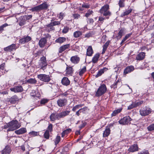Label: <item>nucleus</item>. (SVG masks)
Returning <instances> with one entry per match:
<instances>
[{
  "mask_svg": "<svg viewBox=\"0 0 154 154\" xmlns=\"http://www.w3.org/2000/svg\"><path fill=\"white\" fill-rule=\"evenodd\" d=\"M70 111L69 110L63 111L62 112L58 113H53L51 114L49 118L50 121L52 122H54L56 120H59L61 118H63L69 115Z\"/></svg>",
  "mask_w": 154,
  "mask_h": 154,
  "instance_id": "nucleus-1",
  "label": "nucleus"
},
{
  "mask_svg": "<svg viewBox=\"0 0 154 154\" xmlns=\"http://www.w3.org/2000/svg\"><path fill=\"white\" fill-rule=\"evenodd\" d=\"M9 128L7 130V131H14L21 126V125L17 120H13L9 122Z\"/></svg>",
  "mask_w": 154,
  "mask_h": 154,
  "instance_id": "nucleus-2",
  "label": "nucleus"
},
{
  "mask_svg": "<svg viewBox=\"0 0 154 154\" xmlns=\"http://www.w3.org/2000/svg\"><path fill=\"white\" fill-rule=\"evenodd\" d=\"M107 91V88L104 84L101 85L99 87L95 94V96L99 97L105 94Z\"/></svg>",
  "mask_w": 154,
  "mask_h": 154,
  "instance_id": "nucleus-3",
  "label": "nucleus"
},
{
  "mask_svg": "<svg viewBox=\"0 0 154 154\" xmlns=\"http://www.w3.org/2000/svg\"><path fill=\"white\" fill-rule=\"evenodd\" d=\"M109 5L106 4L101 8L99 11L104 16H109L111 15V13L109 11Z\"/></svg>",
  "mask_w": 154,
  "mask_h": 154,
  "instance_id": "nucleus-4",
  "label": "nucleus"
},
{
  "mask_svg": "<svg viewBox=\"0 0 154 154\" xmlns=\"http://www.w3.org/2000/svg\"><path fill=\"white\" fill-rule=\"evenodd\" d=\"M48 7L47 4L44 3L38 6H35L29 9V11L32 12L34 11L38 12L43 9L47 8Z\"/></svg>",
  "mask_w": 154,
  "mask_h": 154,
  "instance_id": "nucleus-5",
  "label": "nucleus"
},
{
  "mask_svg": "<svg viewBox=\"0 0 154 154\" xmlns=\"http://www.w3.org/2000/svg\"><path fill=\"white\" fill-rule=\"evenodd\" d=\"M37 77L40 80L45 82H48L51 80L50 75L45 74H39Z\"/></svg>",
  "mask_w": 154,
  "mask_h": 154,
  "instance_id": "nucleus-6",
  "label": "nucleus"
},
{
  "mask_svg": "<svg viewBox=\"0 0 154 154\" xmlns=\"http://www.w3.org/2000/svg\"><path fill=\"white\" fill-rule=\"evenodd\" d=\"M151 112L152 109L147 107L142 108L140 110V114L142 116H147Z\"/></svg>",
  "mask_w": 154,
  "mask_h": 154,
  "instance_id": "nucleus-7",
  "label": "nucleus"
},
{
  "mask_svg": "<svg viewBox=\"0 0 154 154\" xmlns=\"http://www.w3.org/2000/svg\"><path fill=\"white\" fill-rule=\"evenodd\" d=\"M131 120V118L129 116H127L122 119L119 121V122L120 124L128 125L130 123Z\"/></svg>",
  "mask_w": 154,
  "mask_h": 154,
  "instance_id": "nucleus-8",
  "label": "nucleus"
},
{
  "mask_svg": "<svg viewBox=\"0 0 154 154\" xmlns=\"http://www.w3.org/2000/svg\"><path fill=\"white\" fill-rule=\"evenodd\" d=\"M39 65L41 67V69L44 70L46 69L47 64L45 57L43 56L41 58Z\"/></svg>",
  "mask_w": 154,
  "mask_h": 154,
  "instance_id": "nucleus-9",
  "label": "nucleus"
},
{
  "mask_svg": "<svg viewBox=\"0 0 154 154\" xmlns=\"http://www.w3.org/2000/svg\"><path fill=\"white\" fill-rule=\"evenodd\" d=\"M138 147L137 144H134L131 146L128 149L129 152H134L138 151Z\"/></svg>",
  "mask_w": 154,
  "mask_h": 154,
  "instance_id": "nucleus-10",
  "label": "nucleus"
},
{
  "mask_svg": "<svg viewBox=\"0 0 154 154\" xmlns=\"http://www.w3.org/2000/svg\"><path fill=\"white\" fill-rule=\"evenodd\" d=\"M67 100L66 99H59L57 100L58 105L60 107H62L66 105L67 103Z\"/></svg>",
  "mask_w": 154,
  "mask_h": 154,
  "instance_id": "nucleus-11",
  "label": "nucleus"
},
{
  "mask_svg": "<svg viewBox=\"0 0 154 154\" xmlns=\"http://www.w3.org/2000/svg\"><path fill=\"white\" fill-rule=\"evenodd\" d=\"M10 90L11 91L14 92H22L23 91V89L21 86H15L13 88H11Z\"/></svg>",
  "mask_w": 154,
  "mask_h": 154,
  "instance_id": "nucleus-12",
  "label": "nucleus"
},
{
  "mask_svg": "<svg viewBox=\"0 0 154 154\" xmlns=\"http://www.w3.org/2000/svg\"><path fill=\"white\" fill-rule=\"evenodd\" d=\"M31 38L29 36H24L19 40V42L22 44H24L26 42H28L31 40Z\"/></svg>",
  "mask_w": 154,
  "mask_h": 154,
  "instance_id": "nucleus-13",
  "label": "nucleus"
},
{
  "mask_svg": "<svg viewBox=\"0 0 154 154\" xmlns=\"http://www.w3.org/2000/svg\"><path fill=\"white\" fill-rule=\"evenodd\" d=\"M134 69V67L133 66H127L124 69V74L126 75L133 71Z\"/></svg>",
  "mask_w": 154,
  "mask_h": 154,
  "instance_id": "nucleus-14",
  "label": "nucleus"
},
{
  "mask_svg": "<svg viewBox=\"0 0 154 154\" xmlns=\"http://www.w3.org/2000/svg\"><path fill=\"white\" fill-rule=\"evenodd\" d=\"M17 48L15 44H12L10 46L4 48V50L6 51H11L15 50Z\"/></svg>",
  "mask_w": 154,
  "mask_h": 154,
  "instance_id": "nucleus-15",
  "label": "nucleus"
},
{
  "mask_svg": "<svg viewBox=\"0 0 154 154\" xmlns=\"http://www.w3.org/2000/svg\"><path fill=\"white\" fill-rule=\"evenodd\" d=\"M71 62L74 64L78 63L80 60V58L77 55L72 56L70 58Z\"/></svg>",
  "mask_w": 154,
  "mask_h": 154,
  "instance_id": "nucleus-16",
  "label": "nucleus"
},
{
  "mask_svg": "<svg viewBox=\"0 0 154 154\" xmlns=\"http://www.w3.org/2000/svg\"><path fill=\"white\" fill-rule=\"evenodd\" d=\"M70 47V44H67L66 45H63L60 46L59 49V53H61L65 50L68 49Z\"/></svg>",
  "mask_w": 154,
  "mask_h": 154,
  "instance_id": "nucleus-17",
  "label": "nucleus"
},
{
  "mask_svg": "<svg viewBox=\"0 0 154 154\" xmlns=\"http://www.w3.org/2000/svg\"><path fill=\"white\" fill-rule=\"evenodd\" d=\"M145 53L144 52H142L138 54L136 57V59L137 60H143L145 57Z\"/></svg>",
  "mask_w": 154,
  "mask_h": 154,
  "instance_id": "nucleus-18",
  "label": "nucleus"
},
{
  "mask_svg": "<svg viewBox=\"0 0 154 154\" xmlns=\"http://www.w3.org/2000/svg\"><path fill=\"white\" fill-rule=\"evenodd\" d=\"M11 151L10 146L7 145L2 150L1 153L2 154H9Z\"/></svg>",
  "mask_w": 154,
  "mask_h": 154,
  "instance_id": "nucleus-19",
  "label": "nucleus"
},
{
  "mask_svg": "<svg viewBox=\"0 0 154 154\" xmlns=\"http://www.w3.org/2000/svg\"><path fill=\"white\" fill-rule=\"evenodd\" d=\"M73 68L71 67L68 66L66 67V74L67 76L71 75L73 73Z\"/></svg>",
  "mask_w": 154,
  "mask_h": 154,
  "instance_id": "nucleus-20",
  "label": "nucleus"
},
{
  "mask_svg": "<svg viewBox=\"0 0 154 154\" xmlns=\"http://www.w3.org/2000/svg\"><path fill=\"white\" fill-rule=\"evenodd\" d=\"M47 43V40L45 38H41L39 41L38 45L40 48H43Z\"/></svg>",
  "mask_w": 154,
  "mask_h": 154,
  "instance_id": "nucleus-21",
  "label": "nucleus"
},
{
  "mask_svg": "<svg viewBox=\"0 0 154 154\" xmlns=\"http://www.w3.org/2000/svg\"><path fill=\"white\" fill-rule=\"evenodd\" d=\"M110 133V128L108 126H106V128L103 133V137H108Z\"/></svg>",
  "mask_w": 154,
  "mask_h": 154,
  "instance_id": "nucleus-22",
  "label": "nucleus"
},
{
  "mask_svg": "<svg viewBox=\"0 0 154 154\" xmlns=\"http://www.w3.org/2000/svg\"><path fill=\"white\" fill-rule=\"evenodd\" d=\"M62 84L64 85L68 86L70 83V81L66 77H63L61 80Z\"/></svg>",
  "mask_w": 154,
  "mask_h": 154,
  "instance_id": "nucleus-23",
  "label": "nucleus"
},
{
  "mask_svg": "<svg viewBox=\"0 0 154 154\" xmlns=\"http://www.w3.org/2000/svg\"><path fill=\"white\" fill-rule=\"evenodd\" d=\"M93 53V51L91 46H89L87 50L86 55L90 57L91 56Z\"/></svg>",
  "mask_w": 154,
  "mask_h": 154,
  "instance_id": "nucleus-24",
  "label": "nucleus"
},
{
  "mask_svg": "<svg viewBox=\"0 0 154 154\" xmlns=\"http://www.w3.org/2000/svg\"><path fill=\"white\" fill-rule=\"evenodd\" d=\"M18 99L16 95H14L9 98V101L12 104L15 103Z\"/></svg>",
  "mask_w": 154,
  "mask_h": 154,
  "instance_id": "nucleus-25",
  "label": "nucleus"
},
{
  "mask_svg": "<svg viewBox=\"0 0 154 154\" xmlns=\"http://www.w3.org/2000/svg\"><path fill=\"white\" fill-rule=\"evenodd\" d=\"M26 132V130L25 128H21L20 129L16 130L15 132L17 134H23Z\"/></svg>",
  "mask_w": 154,
  "mask_h": 154,
  "instance_id": "nucleus-26",
  "label": "nucleus"
},
{
  "mask_svg": "<svg viewBox=\"0 0 154 154\" xmlns=\"http://www.w3.org/2000/svg\"><path fill=\"white\" fill-rule=\"evenodd\" d=\"M121 82L120 80L118 79L114 84L111 86L112 88L115 89L117 88V86H120L121 85Z\"/></svg>",
  "mask_w": 154,
  "mask_h": 154,
  "instance_id": "nucleus-27",
  "label": "nucleus"
},
{
  "mask_svg": "<svg viewBox=\"0 0 154 154\" xmlns=\"http://www.w3.org/2000/svg\"><path fill=\"white\" fill-rule=\"evenodd\" d=\"M66 40V38L64 37H60L56 40L55 42L61 44L65 42Z\"/></svg>",
  "mask_w": 154,
  "mask_h": 154,
  "instance_id": "nucleus-28",
  "label": "nucleus"
},
{
  "mask_svg": "<svg viewBox=\"0 0 154 154\" xmlns=\"http://www.w3.org/2000/svg\"><path fill=\"white\" fill-rule=\"evenodd\" d=\"M100 55L99 53L96 54L92 58V61L93 63L97 62L100 57Z\"/></svg>",
  "mask_w": 154,
  "mask_h": 154,
  "instance_id": "nucleus-29",
  "label": "nucleus"
},
{
  "mask_svg": "<svg viewBox=\"0 0 154 154\" xmlns=\"http://www.w3.org/2000/svg\"><path fill=\"white\" fill-rule=\"evenodd\" d=\"M71 129L70 128H68L62 132L61 137H66L67 134L71 132Z\"/></svg>",
  "mask_w": 154,
  "mask_h": 154,
  "instance_id": "nucleus-30",
  "label": "nucleus"
},
{
  "mask_svg": "<svg viewBox=\"0 0 154 154\" xmlns=\"http://www.w3.org/2000/svg\"><path fill=\"white\" fill-rule=\"evenodd\" d=\"M109 41H107L105 44L104 45H103V51H102V54H104L108 47V46L109 45Z\"/></svg>",
  "mask_w": 154,
  "mask_h": 154,
  "instance_id": "nucleus-31",
  "label": "nucleus"
},
{
  "mask_svg": "<svg viewBox=\"0 0 154 154\" xmlns=\"http://www.w3.org/2000/svg\"><path fill=\"white\" fill-rule=\"evenodd\" d=\"M132 11V9H130L128 10H126L124 12L121 14V17H123L125 16L128 15Z\"/></svg>",
  "mask_w": 154,
  "mask_h": 154,
  "instance_id": "nucleus-32",
  "label": "nucleus"
},
{
  "mask_svg": "<svg viewBox=\"0 0 154 154\" xmlns=\"http://www.w3.org/2000/svg\"><path fill=\"white\" fill-rule=\"evenodd\" d=\"M122 109L119 108L114 111L111 114L112 116H116L119 113H120L122 111Z\"/></svg>",
  "mask_w": 154,
  "mask_h": 154,
  "instance_id": "nucleus-33",
  "label": "nucleus"
},
{
  "mask_svg": "<svg viewBox=\"0 0 154 154\" xmlns=\"http://www.w3.org/2000/svg\"><path fill=\"white\" fill-rule=\"evenodd\" d=\"M46 28L47 30L49 32L52 30H54L55 29V28L54 27V26L52 24H51V23L47 26Z\"/></svg>",
  "mask_w": 154,
  "mask_h": 154,
  "instance_id": "nucleus-34",
  "label": "nucleus"
},
{
  "mask_svg": "<svg viewBox=\"0 0 154 154\" xmlns=\"http://www.w3.org/2000/svg\"><path fill=\"white\" fill-rule=\"evenodd\" d=\"M30 94L31 96L33 97L35 99H36L37 98H38L39 97V94H38L37 91H36L34 90L32 91Z\"/></svg>",
  "mask_w": 154,
  "mask_h": 154,
  "instance_id": "nucleus-35",
  "label": "nucleus"
},
{
  "mask_svg": "<svg viewBox=\"0 0 154 154\" xmlns=\"http://www.w3.org/2000/svg\"><path fill=\"white\" fill-rule=\"evenodd\" d=\"M82 34V32L80 31H76L73 33V36L75 38H77L81 36Z\"/></svg>",
  "mask_w": 154,
  "mask_h": 154,
  "instance_id": "nucleus-36",
  "label": "nucleus"
},
{
  "mask_svg": "<svg viewBox=\"0 0 154 154\" xmlns=\"http://www.w3.org/2000/svg\"><path fill=\"white\" fill-rule=\"evenodd\" d=\"M20 21L19 24L20 26H22L24 25L26 23V20L23 17V16H21L20 17Z\"/></svg>",
  "mask_w": 154,
  "mask_h": 154,
  "instance_id": "nucleus-37",
  "label": "nucleus"
},
{
  "mask_svg": "<svg viewBox=\"0 0 154 154\" xmlns=\"http://www.w3.org/2000/svg\"><path fill=\"white\" fill-rule=\"evenodd\" d=\"M123 32L124 30L122 29H121L119 30L117 36V38L118 39H120L121 38Z\"/></svg>",
  "mask_w": 154,
  "mask_h": 154,
  "instance_id": "nucleus-38",
  "label": "nucleus"
},
{
  "mask_svg": "<svg viewBox=\"0 0 154 154\" xmlns=\"http://www.w3.org/2000/svg\"><path fill=\"white\" fill-rule=\"evenodd\" d=\"M143 101H136L134 102H133V103L134 104V107H136L137 106H139L141 104L143 103Z\"/></svg>",
  "mask_w": 154,
  "mask_h": 154,
  "instance_id": "nucleus-39",
  "label": "nucleus"
},
{
  "mask_svg": "<svg viewBox=\"0 0 154 154\" xmlns=\"http://www.w3.org/2000/svg\"><path fill=\"white\" fill-rule=\"evenodd\" d=\"M125 0H119L118 5L120 8H123L125 6Z\"/></svg>",
  "mask_w": 154,
  "mask_h": 154,
  "instance_id": "nucleus-40",
  "label": "nucleus"
},
{
  "mask_svg": "<svg viewBox=\"0 0 154 154\" xmlns=\"http://www.w3.org/2000/svg\"><path fill=\"white\" fill-rule=\"evenodd\" d=\"M60 140V137L59 136H57L56 138L54 140V142L55 144L56 145L58 144Z\"/></svg>",
  "mask_w": 154,
  "mask_h": 154,
  "instance_id": "nucleus-41",
  "label": "nucleus"
},
{
  "mask_svg": "<svg viewBox=\"0 0 154 154\" xmlns=\"http://www.w3.org/2000/svg\"><path fill=\"white\" fill-rule=\"evenodd\" d=\"M27 82L29 83L34 84L36 83L37 81L35 79L31 78L28 80Z\"/></svg>",
  "mask_w": 154,
  "mask_h": 154,
  "instance_id": "nucleus-42",
  "label": "nucleus"
},
{
  "mask_svg": "<svg viewBox=\"0 0 154 154\" xmlns=\"http://www.w3.org/2000/svg\"><path fill=\"white\" fill-rule=\"evenodd\" d=\"M147 128L148 131H154V123L148 126Z\"/></svg>",
  "mask_w": 154,
  "mask_h": 154,
  "instance_id": "nucleus-43",
  "label": "nucleus"
},
{
  "mask_svg": "<svg viewBox=\"0 0 154 154\" xmlns=\"http://www.w3.org/2000/svg\"><path fill=\"white\" fill-rule=\"evenodd\" d=\"M86 67L84 66L80 71L79 72V75L80 76H82L86 71Z\"/></svg>",
  "mask_w": 154,
  "mask_h": 154,
  "instance_id": "nucleus-44",
  "label": "nucleus"
},
{
  "mask_svg": "<svg viewBox=\"0 0 154 154\" xmlns=\"http://www.w3.org/2000/svg\"><path fill=\"white\" fill-rule=\"evenodd\" d=\"M8 25L6 23L3 24L1 26H0V33H1L4 30V28L6 26H7Z\"/></svg>",
  "mask_w": 154,
  "mask_h": 154,
  "instance_id": "nucleus-45",
  "label": "nucleus"
},
{
  "mask_svg": "<svg viewBox=\"0 0 154 154\" xmlns=\"http://www.w3.org/2000/svg\"><path fill=\"white\" fill-rule=\"evenodd\" d=\"M44 136L45 138L47 139H48L49 138V131L48 130H46V131L45 132L44 134Z\"/></svg>",
  "mask_w": 154,
  "mask_h": 154,
  "instance_id": "nucleus-46",
  "label": "nucleus"
},
{
  "mask_svg": "<svg viewBox=\"0 0 154 154\" xmlns=\"http://www.w3.org/2000/svg\"><path fill=\"white\" fill-rule=\"evenodd\" d=\"M93 13V12L92 11L89 10L87 11L86 13L85 16L87 17H88L90 15L92 14Z\"/></svg>",
  "mask_w": 154,
  "mask_h": 154,
  "instance_id": "nucleus-47",
  "label": "nucleus"
},
{
  "mask_svg": "<svg viewBox=\"0 0 154 154\" xmlns=\"http://www.w3.org/2000/svg\"><path fill=\"white\" fill-rule=\"evenodd\" d=\"M23 16V17L26 20H29L32 17V16L31 15H26Z\"/></svg>",
  "mask_w": 154,
  "mask_h": 154,
  "instance_id": "nucleus-48",
  "label": "nucleus"
},
{
  "mask_svg": "<svg viewBox=\"0 0 154 154\" xmlns=\"http://www.w3.org/2000/svg\"><path fill=\"white\" fill-rule=\"evenodd\" d=\"M65 16L64 13L63 12L60 13L58 15V17L59 19H60L61 20L63 19V17Z\"/></svg>",
  "mask_w": 154,
  "mask_h": 154,
  "instance_id": "nucleus-49",
  "label": "nucleus"
},
{
  "mask_svg": "<svg viewBox=\"0 0 154 154\" xmlns=\"http://www.w3.org/2000/svg\"><path fill=\"white\" fill-rule=\"evenodd\" d=\"M51 24H52L53 26L58 25L60 24V22L58 21H54V22H51Z\"/></svg>",
  "mask_w": 154,
  "mask_h": 154,
  "instance_id": "nucleus-50",
  "label": "nucleus"
},
{
  "mask_svg": "<svg viewBox=\"0 0 154 154\" xmlns=\"http://www.w3.org/2000/svg\"><path fill=\"white\" fill-rule=\"evenodd\" d=\"M52 129L53 125L51 124H50L48 126L47 129V130H48L49 131L51 132L52 131Z\"/></svg>",
  "mask_w": 154,
  "mask_h": 154,
  "instance_id": "nucleus-51",
  "label": "nucleus"
},
{
  "mask_svg": "<svg viewBox=\"0 0 154 154\" xmlns=\"http://www.w3.org/2000/svg\"><path fill=\"white\" fill-rule=\"evenodd\" d=\"M48 100L45 99H44L40 101V103L41 104H44L45 103H46L48 102Z\"/></svg>",
  "mask_w": 154,
  "mask_h": 154,
  "instance_id": "nucleus-52",
  "label": "nucleus"
},
{
  "mask_svg": "<svg viewBox=\"0 0 154 154\" xmlns=\"http://www.w3.org/2000/svg\"><path fill=\"white\" fill-rule=\"evenodd\" d=\"M103 73H104L103 71L102 70H101V69H100V70L98 71L97 74L96 75V77H98L99 76H101Z\"/></svg>",
  "mask_w": 154,
  "mask_h": 154,
  "instance_id": "nucleus-53",
  "label": "nucleus"
},
{
  "mask_svg": "<svg viewBox=\"0 0 154 154\" xmlns=\"http://www.w3.org/2000/svg\"><path fill=\"white\" fill-rule=\"evenodd\" d=\"M29 134L33 136H37L38 134V133L37 132H35L34 131H32L29 133Z\"/></svg>",
  "mask_w": 154,
  "mask_h": 154,
  "instance_id": "nucleus-54",
  "label": "nucleus"
},
{
  "mask_svg": "<svg viewBox=\"0 0 154 154\" xmlns=\"http://www.w3.org/2000/svg\"><path fill=\"white\" fill-rule=\"evenodd\" d=\"M81 125L79 126V128L80 129H82V128H84L86 125V123L85 122H84L83 121L82 122Z\"/></svg>",
  "mask_w": 154,
  "mask_h": 154,
  "instance_id": "nucleus-55",
  "label": "nucleus"
},
{
  "mask_svg": "<svg viewBox=\"0 0 154 154\" xmlns=\"http://www.w3.org/2000/svg\"><path fill=\"white\" fill-rule=\"evenodd\" d=\"M73 17L74 19H78L80 17V16L78 14H73Z\"/></svg>",
  "mask_w": 154,
  "mask_h": 154,
  "instance_id": "nucleus-56",
  "label": "nucleus"
},
{
  "mask_svg": "<svg viewBox=\"0 0 154 154\" xmlns=\"http://www.w3.org/2000/svg\"><path fill=\"white\" fill-rule=\"evenodd\" d=\"M138 154H149V153L147 150H145L140 152Z\"/></svg>",
  "mask_w": 154,
  "mask_h": 154,
  "instance_id": "nucleus-57",
  "label": "nucleus"
},
{
  "mask_svg": "<svg viewBox=\"0 0 154 154\" xmlns=\"http://www.w3.org/2000/svg\"><path fill=\"white\" fill-rule=\"evenodd\" d=\"M88 109V108L87 107H84L83 108L80 109H79L81 112L84 113L85 111H86Z\"/></svg>",
  "mask_w": 154,
  "mask_h": 154,
  "instance_id": "nucleus-58",
  "label": "nucleus"
},
{
  "mask_svg": "<svg viewBox=\"0 0 154 154\" xmlns=\"http://www.w3.org/2000/svg\"><path fill=\"white\" fill-rule=\"evenodd\" d=\"M134 104L132 103L128 106V110L134 108H135L134 106L133 105Z\"/></svg>",
  "mask_w": 154,
  "mask_h": 154,
  "instance_id": "nucleus-59",
  "label": "nucleus"
},
{
  "mask_svg": "<svg viewBox=\"0 0 154 154\" xmlns=\"http://www.w3.org/2000/svg\"><path fill=\"white\" fill-rule=\"evenodd\" d=\"M69 29L67 27H65L63 29L62 31V32L63 33H66L68 31Z\"/></svg>",
  "mask_w": 154,
  "mask_h": 154,
  "instance_id": "nucleus-60",
  "label": "nucleus"
},
{
  "mask_svg": "<svg viewBox=\"0 0 154 154\" xmlns=\"http://www.w3.org/2000/svg\"><path fill=\"white\" fill-rule=\"evenodd\" d=\"M89 7V5L86 4H83L82 5V7L85 8H88Z\"/></svg>",
  "mask_w": 154,
  "mask_h": 154,
  "instance_id": "nucleus-61",
  "label": "nucleus"
},
{
  "mask_svg": "<svg viewBox=\"0 0 154 154\" xmlns=\"http://www.w3.org/2000/svg\"><path fill=\"white\" fill-rule=\"evenodd\" d=\"M105 18H103L102 17H100L99 18V21H100V22L102 23L103 22Z\"/></svg>",
  "mask_w": 154,
  "mask_h": 154,
  "instance_id": "nucleus-62",
  "label": "nucleus"
},
{
  "mask_svg": "<svg viewBox=\"0 0 154 154\" xmlns=\"http://www.w3.org/2000/svg\"><path fill=\"white\" fill-rule=\"evenodd\" d=\"M92 35V33L90 32L89 33H87L86 34H85V37H87V38H89Z\"/></svg>",
  "mask_w": 154,
  "mask_h": 154,
  "instance_id": "nucleus-63",
  "label": "nucleus"
},
{
  "mask_svg": "<svg viewBox=\"0 0 154 154\" xmlns=\"http://www.w3.org/2000/svg\"><path fill=\"white\" fill-rule=\"evenodd\" d=\"M79 109L78 107H77V105H76L75 106H74L72 109V110L73 112H75L77 109Z\"/></svg>",
  "mask_w": 154,
  "mask_h": 154,
  "instance_id": "nucleus-64",
  "label": "nucleus"
}]
</instances>
